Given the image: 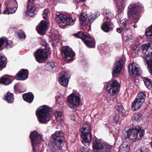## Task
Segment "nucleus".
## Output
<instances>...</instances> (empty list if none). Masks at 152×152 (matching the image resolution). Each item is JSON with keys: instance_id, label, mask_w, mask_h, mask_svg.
<instances>
[{"instance_id": "2f4dec72", "label": "nucleus", "mask_w": 152, "mask_h": 152, "mask_svg": "<svg viewBox=\"0 0 152 152\" xmlns=\"http://www.w3.org/2000/svg\"><path fill=\"white\" fill-rule=\"evenodd\" d=\"M143 80L146 86L149 89L152 88V81L151 80L147 77H143Z\"/></svg>"}, {"instance_id": "4be33fe9", "label": "nucleus", "mask_w": 152, "mask_h": 152, "mask_svg": "<svg viewBox=\"0 0 152 152\" xmlns=\"http://www.w3.org/2000/svg\"><path fill=\"white\" fill-rule=\"evenodd\" d=\"M130 150L129 143L127 142H125L120 146L118 152H129Z\"/></svg>"}, {"instance_id": "052dcab7", "label": "nucleus", "mask_w": 152, "mask_h": 152, "mask_svg": "<svg viewBox=\"0 0 152 152\" xmlns=\"http://www.w3.org/2000/svg\"><path fill=\"white\" fill-rule=\"evenodd\" d=\"M133 26L134 28H137V25L136 24H134V25H133Z\"/></svg>"}, {"instance_id": "20e7f679", "label": "nucleus", "mask_w": 152, "mask_h": 152, "mask_svg": "<svg viewBox=\"0 0 152 152\" xmlns=\"http://www.w3.org/2000/svg\"><path fill=\"white\" fill-rule=\"evenodd\" d=\"M50 110V108L46 105L40 107L37 109L36 114L40 123L45 124L50 121L51 116Z\"/></svg>"}, {"instance_id": "7c9ffc66", "label": "nucleus", "mask_w": 152, "mask_h": 152, "mask_svg": "<svg viewBox=\"0 0 152 152\" xmlns=\"http://www.w3.org/2000/svg\"><path fill=\"white\" fill-rule=\"evenodd\" d=\"M145 97L144 93L140 92L138 94L135 99L142 104L145 101Z\"/></svg>"}, {"instance_id": "864d4df0", "label": "nucleus", "mask_w": 152, "mask_h": 152, "mask_svg": "<svg viewBox=\"0 0 152 152\" xmlns=\"http://www.w3.org/2000/svg\"><path fill=\"white\" fill-rule=\"evenodd\" d=\"M71 119L73 121H75V114H71L70 116Z\"/></svg>"}, {"instance_id": "5fc2aeb1", "label": "nucleus", "mask_w": 152, "mask_h": 152, "mask_svg": "<svg viewBox=\"0 0 152 152\" xmlns=\"http://www.w3.org/2000/svg\"><path fill=\"white\" fill-rule=\"evenodd\" d=\"M110 97L111 96H109V97H107L106 98V100L108 102H109L110 101H111L112 99V98Z\"/></svg>"}, {"instance_id": "680f3d73", "label": "nucleus", "mask_w": 152, "mask_h": 152, "mask_svg": "<svg viewBox=\"0 0 152 152\" xmlns=\"http://www.w3.org/2000/svg\"><path fill=\"white\" fill-rule=\"evenodd\" d=\"M1 4L0 3V12H1Z\"/></svg>"}, {"instance_id": "423d86ee", "label": "nucleus", "mask_w": 152, "mask_h": 152, "mask_svg": "<svg viewBox=\"0 0 152 152\" xmlns=\"http://www.w3.org/2000/svg\"><path fill=\"white\" fill-rule=\"evenodd\" d=\"M131 51L132 54L136 55L139 51H142L145 55L146 62L148 64V69L151 73H152V58L150 60L148 58L152 56V48H132Z\"/></svg>"}, {"instance_id": "aec40b11", "label": "nucleus", "mask_w": 152, "mask_h": 152, "mask_svg": "<svg viewBox=\"0 0 152 152\" xmlns=\"http://www.w3.org/2000/svg\"><path fill=\"white\" fill-rule=\"evenodd\" d=\"M12 46L13 43L6 37H3L0 38V48H11Z\"/></svg>"}, {"instance_id": "09e8293b", "label": "nucleus", "mask_w": 152, "mask_h": 152, "mask_svg": "<svg viewBox=\"0 0 152 152\" xmlns=\"http://www.w3.org/2000/svg\"><path fill=\"white\" fill-rule=\"evenodd\" d=\"M40 44L43 47L45 48H49L48 44L45 41H42L40 42Z\"/></svg>"}, {"instance_id": "9d476101", "label": "nucleus", "mask_w": 152, "mask_h": 152, "mask_svg": "<svg viewBox=\"0 0 152 152\" xmlns=\"http://www.w3.org/2000/svg\"><path fill=\"white\" fill-rule=\"evenodd\" d=\"M50 54V48H44L38 49L34 53V55L37 62L42 63L47 59L48 55Z\"/></svg>"}, {"instance_id": "f3484780", "label": "nucleus", "mask_w": 152, "mask_h": 152, "mask_svg": "<svg viewBox=\"0 0 152 152\" xmlns=\"http://www.w3.org/2000/svg\"><path fill=\"white\" fill-rule=\"evenodd\" d=\"M128 69L130 75H139L140 74V68L138 66H136L134 63H131L129 65Z\"/></svg>"}, {"instance_id": "412c9836", "label": "nucleus", "mask_w": 152, "mask_h": 152, "mask_svg": "<svg viewBox=\"0 0 152 152\" xmlns=\"http://www.w3.org/2000/svg\"><path fill=\"white\" fill-rule=\"evenodd\" d=\"M68 73L65 72L62 75L59 77V83L61 85L65 87L66 86L68 83Z\"/></svg>"}, {"instance_id": "4468645a", "label": "nucleus", "mask_w": 152, "mask_h": 152, "mask_svg": "<svg viewBox=\"0 0 152 152\" xmlns=\"http://www.w3.org/2000/svg\"><path fill=\"white\" fill-rule=\"evenodd\" d=\"M61 52L63 58L67 60L69 62L75 59V53L71 48H61Z\"/></svg>"}, {"instance_id": "1a4fd4ad", "label": "nucleus", "mask_w": 152, "mask_h": 152, "mask_svg": "<svg viewBox=\"0 0 152 152\" xmlns=\"http://www.w3.org/2000/svg\"><path fill=\"white\" fill-rule=\"evenodd\" d=\"M108 93L111 95L117 94L120 90V84L116 80H114L104 83Z\"/></svg>"}, {"instance_id": "603ef678", "label": "nucleus", "mask_w": 152, "mask_h": 152, "mask_svg": "<svg viewBox=\"0 0 152 152\" xmlns=\"http://www.w3.org/2000/svg\"><path fill=\"white\" fill-rule=\"evenodd\" d=\"M116 30L117 32L120 33H121L122 30H123V28L121 27L117 28Z\"/></svg>"}, {"instance_id": "c85d7f7f", "label": "nucleus", "mask_w": 152, "mask_h": 152, "mask_svg": "<svg viewBox=\"0 0 152 152\" xmlns=\"http://www.w3.org/2000/svg\"><path fill=\"white\" fill-rule=\"evenodd\" d=\"M142 104L140 102L135 99L132 102V109L133 111H135L139 109Z\"/></svg>"}, {"instance_id": "0eeeda50", "label": "nucleus", "mask_w": 152, "mask_h": 152, "mask_svg": "<svg viewBox=\"0 0 152 152\" xmlns=\"http://www.w3.org/2000/svg\"><path fill=\"white\" fill-rule=\"evenodd\" d=\"M75 37L81 39L86 45L88 48H94L96 43L95 39L89 34L79 31L74 34Z\"/></svg>"}, {"instance_id": "c03bdc74", "label": "nucleus", "mask_w": 152, "mask_h": 152, "mask_svg": "<svg viewBox=\"0 0 152 152\" xmlns=\"http://www.w3.org/2000/svg\"><path fill=\"white\" fill-rule=\"evenodd\" d=\"M151 48H152V41H149V42H147L143 44L141 48H151Z\"/></svg>"}, {"instance_id": "4c0bfd02", "label": "nucleus", "mask_w": 152, "mask_h": 152, "mask_svg": "<svg viewBox=\"0 0 152 152\" xmlns=\"http://www.w3.org/2000/svg\"><path fill=\"white\" fill-rule=\"evenodd\" d=\"M115 108L119 112L122 113L123 114L125 113V110L121 103H118L115 106Z\"/></svg>"}, {"instance_id": "a211bd4d", "label": "nucleus", "mask_w": 152, "mask_h": 152, "mask_svg": "<svg viewBox=\"0 0 152 152\" xmlns=\"http://www.w3.org/2000/svg\"><path fill=\"white\" fill-rule=\"evenodd\" d=\"M28 71L27 69H22L16 75L15 78L18 80H24L28 78Z\"/></svg>"}, {"instance_id": "49530a36", "label": "nucleus", "mask_w": 152, "mask_h": 152, "mask_svg": "<svg viewBox=\"0 0 152 152\" xmlns=\"http://www.w3.org/2000/svg\"><path fill=\"white\" fill-rule=\"evenodd\" d=\"M18 36L20 39H25L26 38V36L25 34L23 33L18 32Z\"/></svg>"}, {"instance_id": "f8f14e48", "label": "nucleus", "mask_w": 152, "mask_h": 152, "mask_svg": "<svg viewBox=\"0 0 152 152\" xmlns=\"http://www.w3.org/2000/svg\"><path fill=\"white\" fill-rule=\"evenodd\" d=\"M93 145H95L101 152H112L113 151L112 145L107 143L102 144L100 140H94L93 141Z\"/></svg>"}, {"instance_id": "338daca9", "label": "nucleus", "mask_w": 152, "mask_h": 152, "mask_svg": "<svg viewBox=\"0 0 152 152\" xmlns=\"http://www.w3.org/2000/svg\"><path fill=\"white\" fill-rule=\"evenodd\" d=\"M3 48H0V50H1L3 49Z\"/></svg>"}, {"instance_id": "a19ab883", "label": "nucleus", "mask_w": 152, "mask_h": 152, "mask_svg": "<svg viewBox=\"0 0 152 152\" xmlns=\"http://www.w3.org/2000/svg\"><path fill=\"white\" fill-rule=\"evenodd\" d=\"M113 120L116 124L119 123L121 121V119L119 114H115L114 116Z\"/></svg>"}, {"instance_id": "8fccbe9b", "label": "nucleus", "mask_w": 152, "mask_h": 152, "mask_svg": "<svg viewBox=\"0 0 152 152\" xmlns=\"http://www.w3.org/2000/svg\"><path fill=\"white\" fill-rule=\"evenodd\" d=\"M99 50L100 51V53H107L106 52H105V51L106 50L107 48H99Z\"/></svg>"}, {"instance_id": "37998d69", "label": "nucleus", "mask_w": 152, "mask_h": 152, "mask_svg": "<svg viewBox=\"0 0 152 152\" xmlns=\"http://www.w3.org/2000/svg\"><path fill=\"white\" fill-rule=\"evenodd\" d=\"M135 152H150V151L148 148L145 147H143L140 149H138Z\"/></svg>"}, {"instance_id": "a878e982", "label": "nucleus", "mask_w": 152, "mask_h": 152, "mask_svg": "<svg viewBox=\"0 0 152 152\" xmlns=\"http://www.w3.org/2000/svg\"><path fill=\"white\" fill-rule=\"evenodd\" d=\"M51 39L52 42H52V46L53 47H57L56 45V44L55 43L59 42L60 41V39L59 38V35L57 31H56V34L54 33V34H53Z\"/></svg>"}, {"instance_id": "e2e57ef3", "label": "nucleus", "mask_w": 152, "mask_h": 152, "mask_svg": "<svg viewBox=\"0 0 152 152\" xmlns=\"http://www.w3.org/2000/svg\"><path fill=\"white\" fill-rule=\"evenodd\" d=\"M62 48H69L68 46H64Z\"/></svg>"}, {"instance_id": "79ce46f5", "label": "nucleus", "mask_w": 152, "mask_h": 152, "mask_svg": "<svg viewBox=\"0 0 152 152\" xmlns=\"http://www.w3.org/2000/svg\"><path fill=\"white\" fill-rule=\"evenodd\" d=\"M142 118V115L141 114H136L134 115V119L137 122L140 121Z\"/></svg>"}, {"instance_id": "ddd939ff", "label": "nucleus", "mask_w": 152, "mask_h": 152, "mask_svg": "<svg viewBox=\"0 0 152 152\" xmlns=\"http://www.w3.org/2000/svg\"><path fill=\"white\" fill-rule=\"evenodd\" d=\"M30 138L33 150L34 151L39 144L41 143L43 140L42 136L37 132L34 131L31 133Z\"/></svg>"}, {"instance_id": "58836bf2", "label": "nucleus", "mask_w": 152, "mask_h": 152, "mask_svg": "<svg viewBox=\"0 0 152 152\" xmlns=\"http://www.w3.org/2000/svg\"><path fill=\"white\" fill-rule=\"evenodd\" d=\"M87 19V15L86 14H85L84 13H83L80 14V17L79 20L80 21V23L81 24H83L85 21H86Z\"/></svg>"}, {"instance_id": "c9c22d12", "label": "nucleus", "mask_w": 152, "mask_h": 152, "mask_svg": "<svg viewBox=\"0 0 152 152\" xmlns=\"http://www.w3.org/2000/svg\"><path fill=\"white\" fill-rule=\"evenodd\" d=\"M12 80L6 77H1L0 78V83L4 85H8L12 83Z\"/></svg>"}, {"instance_id": "f704fd0d", "label": "nucleus", "mask_w": 152, "mask_h": 152, "mask_svg": "<svg viewBox=\"0 0 152 152\" xmlns=\"http://www.w3.org/2000/svg\"><path fill=\"white\" fill-rule=\"evenodd\" d=\"M54 114L58 122H61L63 119V113L60 111H56L55 112Z\"/></svg>"}, {"instance_id": "774afa93", "label": "nucleus", "mask_w": 152, "mask_h": 152, "mask_svg": "<svg viewBox=\"0 0 152 152\" xmlns=\"http://www.w3.org/2000/svg\"><path fill=\"white\" fill-rule=\"evenodd\" d=\"M117 4H118V2L117 1Z\"/></svg>"}, {"instance_id": "ea45409f", "label": "nucleus", "mask_w": 152, "mask_h": 152, "mask_svg": "<svg viewBox=\"0 0 152 152\" xmlns=\"http://www.w3.org/2000/svg\"><path fill=\"white\" fill-rule=\"evenodd\" d=\"M50 12L48 9L45 10L42 14V16L44 19L47 20L49 18Z\"/></svg>"}, {"instance_id": "de8ad7c7", "label": "nucleus", "mask_w": 152, "mask_h": 152, "mask_svg": "<svg viewBox=\"0 0 152 152\" xmlns=\"http://www.w3.org/2000/svg\"><path fill=\"white\" fill-rule=\"evenodd\" d=\"M95 17L92 16V15L88 18V23H91L94 20Z\"/></svg>"}, {"instance_id": "6e6552de", "label": "nucleus", "mask_w": 152, "mask_h": 152, "mask_svg": "<svg viewBox=\"0 0 152 152\" xmlns=\"http://www.w3.org/2000/svg\"><path fill=\"white\" fill-rule=\"evenodd\" d=\"M80 95L77 91H73L66 98L67 105L71 108H77L80 105Z\"/></svg>"}, {"instance_id": "6e6d98bb", "label": "nucleus", "mask_w": 152, "mask_h": 152, "mask_svg": "<svg viewBox=\"0 0 152 152\" xmlns=\"http://www.w3.org/2000/svg\"><path fill=\"white\" fill-rule=\"evenodd\" d=\"M34 0H28V3H30L31 4H34Z\"/></svg>"}, {"instance_id": "69168bd1", "label": "nucleus", "mask_w": 152, "mask_h": 152, "mask_svg": "<svg viewBox=\"0 0 152 152\" xmlns=\"http://www.w3.org/2000/svg\"><path fill=\"white\" fill-rule=\"evenodd\" d=\"M17 86V84H16L15 85V86H14V88H15V87H16V86Z\"/></svg>"}, {"instance_id": "6ab92c4d", "label": "nucleus", "mask_w": 152, "mask_h": 152, "mask_svg": "<svg viewBox=\"0 0 152 152\" xmlns=\"http://www.w3.org/2000/svg\"><path fill=\"white\" fill-rule=\"evenodd\" d=\"M48 28L47 23L45 21L42 20L39 24L37 28V31L39 34L44 35L45 34V31Z\"/></svg>"}, {"instance_id": "dca6fc26", "label": "nucleus", "mask_w": 152, "mask_h": 152, "mask_svg": "<svg viewBox=\"0 0 152 152\" xmlns=\"http://www.w3.org/2000/svg\"><path fill=\"white\" fill-rule=\"evenodd\" d=\"M37 8L34 4L27 3L26 10L25 12V16L27 18H30L33 16L35 14V10Z\"/></svg>"}, {"instance_id": "0e129e2a", "label": "nucleus", "mask_w": 152, "mask_h": 152, "mask_svg": "<svg viewBox=\"0 0 152 152\" xmlns=\"http://www.w3.org/2000/svg\"><path fill=\"white\" fill-rule=\"evenodd\" d=\"M151 147L152 148V141H151Z\"/></svg>"}, {"instance_id": "bf43d9fd", "label": "nucleus", "mask_w": 152, "mask_h": 152, "mask_svg": "<svg viewBox=\"0 0 152 152\" xmlns=\"http://www.w3.org/2000/svg\"><path fill=\"white\" fill-rule=\"evenodd\" d=\"M85 0H75V1H77V2H79L82 1H84Z\"/></svg>"}, {"instance_id": "cd10ccee", "label": "nucleus", "mask_w": 152, "mask_h": 152, "mask_svg": "<svg viewBox=\"0 0 152 152\" xmlns=\"http://www.w3.org/2000/svg\"><path fill=\"white\" fill-rule=\"evenodd\" d=\"M56 64L54 61H51L48 62L46 65V70L51 72L56 66Z\"/></svg>"}, {"instance_id": "5701e85b", "label": "nucleus", "mask_w": 152, "mask_h": 152, "mask_svg": "<svg viewBox=\"0 0 152 152\" xmlns=\"http://www.w3.org/2000/svg\"><path fill=\"white\" fill-rule=\"evenodd\" d=\"M23 97L25 101L30 103L33 100L34 95L31 92H29L23 94Z\"/></svg>"}, {"instance_id": "7ed1b4c3", "label": "nucleus", "mask_w": 152, "mask_h": 152, "mask_svg": "<svg viewBox=\"0 0 152 152\" xmlns=\"http://www.w3.org/2000/svg\"><path fill=\"white\" fill-rule=\"evenodd\" d=\"M126 138L131 142H136L144 136L145 130L140 126L130 128L126 132Z\"/></svg>"}, {"instance_id": "f257e3e1", "label": "nucleus", "mask_w": 152, "mask_h": 152, "mask_svg": "<svg viewBox=\"0 0 152 152\" xmlns=\"http://www.w3.org/2000/svg\"><path fill=\"white\" fill-rule=\"evenodd\" d=\"M144 11L143 6L139 3L130 4L128 7V16L130 22L125 18L121 21V26L124 31L129 30L131 27V23H135L139 20V15Z\"/></svg>"}, {"instance_id": "473e14b6", "label": "nucleus", "mask_w": 152, "mask_h": 152, "mask_svg": "<svg viewBox=\"0 0 152 152\" xmlns=\"http://www.w3.org/2000/svg\"><path fill=\"white\" fill-rule=\"evenodd\" d=\"M64 98L63 96H58L56 99V105L58 107H62L64 104Z\"/></svg>"}, {"instance_id": "393cba45", "label": "nucleus", "mask_w": 152, "mask_h": 152, "mask_svg": "<svg viewBox=\"0 0 152 152\" xmlns=\"http://www.w3.org/2000/svg\"><path fill=\"white\" fill-rule=\"evenodd\" d=\"M110 22L104 21V22L101 26L102 29L105 32H108L112 30L113 28L109 26Z\"/></svg>"}, {"instance_id": "2eb2a0df", "label": "nucleus", "mask_w": 152, "mask_h": 152, "mask_svg": "<svg viewBox=\"0 0 152 152\" xmlns=\"http://www.w3.org/2000/svg\"><path fill=\"white\" fill-rule=\"evenodd\" d=\"M125 59V57H123L116 63L113 73V76H116L119 75L123 66Z\"/></svg>"}, {"instance_id": "72a5a7b5", "label": "nucleus", "mask_w": 152, "mask_h": 152, "mask_svg": "<svg viewBox=\"0 0 152 152\" xmlns=\"http://www.w3.org/2000/svg\"><path fill=\"white\" fill-rule=\"evenodd\" d=\"M145 35L148 38L152 39V24L146 29Z\"/></svg>"}, {"instance_id": "13d9d810", "label": "nucleus", "mask_w": 152, "mask_h": 152, "mask_svg": "<svg viewBox=\"0 0 152 152\" xmlns=\"http://www.w3.org/2000/svg\"><path fill=\"white\" fill-rule=\"evenodd\" d=\"M132 39H127L126 40V42H128V43H129V42L128 41H129V42H130V41H131L132 42Z\"/></svg>"}, {"instance_id": "e433bc0d", "label": "nucleus", "mask_w": 152, "mask_h": 152, "mask_svg": "<svg viewBox=\"0 0 152 152\" xmlns=\"http://www.w3.org/2000/svg\"><path fill=\"white\" fill-rule=\"evenodd\" d=\"M113 16V14L109 12H106L105 15H104L105 17V18L104 19V20L105 21V19H106V21L109 22H111L110 19L112 18Z\"/></svg>"}, {"instance_id": "3c124183", "label": "nucleus", "mask_w": 152, "mask_h": 152, "mask_svg": "<svg viewBox=\"0 0 152 152\" xmlns=\"http://www.w3.org/2000/svg\"><path fill=\"white\" fill-rule=\"evenodd\" d=\"M93 148L94 152H101L95 145H93Z\"/></svg>"}, {"instance_id": "f03ea898", "label": "nucleus", "mask_w": 152, "mask_h": 152, "mask_svg": "<svg viewBox=\"0 0 152 152\" xmlns=\"http://www.w3.org/2000/svg\"><path fill=\"white\" fill-rule=\"evenodd\" d=\"M64 134L61 131H56L51 136V144L47 150L48 152H55L56 150H61L64 139Z\"/></svg>"}, {"instance_id": "b1692460", "label": "nucleus", "mask_w": 152, "mask_h": 152, "mask_svg": "<svg viewBox=\"0 0 152 152\" xmlns=\"http://www.w3.org/2000/svg\"><path fill=\"white\" fill-rule=\"evenodd\" d=\"M15 4H17V2L16 0H15L14 2ZM17 6L15 7V9L13 7H10L8 5L6 6V9L4 10L3 12V14H12L14 13L17 9Z\"/></svg>"}, {"instance_id": "a18cd8bd", "label": "nucleus", "mask_w": 152, "mask_h": 152, "mask_svg": "<svg viewBox=\"0 0 152 152\" xmlns=\"http://www.w3.org/2000/svg\"><path fill=\"white\" fill-rule=\"evenodd\" d=\"M91 150L88 148H81L77 152H91Z\"/></svg>"}, {"instance_id": "c756f323", "label": "nucleus", "mask_w": 152, "mask_h": 152, "mask_svg": "<svg viewBox=\"0 0 152 152\" xmlns=\"http://www.w3.org/2000/svg\"><path fill=\"white\" fill-rule=\"evenodd\" d=\"M7 58L3 54L0 55V70L5 67Z\"/></svg>"}, {"instance_id": "4d7b16f0", "label": "nucleus", "mask_w": 152, "mask_h": 152, "mask_svg": "<svg viewBox=\"0 0 152 152\" xmlns=\"http://www.w3.org/2000/svg\"><path fill=\"white\" fill-rule=\"evenodd\" d=\"M115 47H117V48L120 47H121V45L120 44L118 43H116L115 44V46H114Z\"/></svg>"}, {"instance_id": "bb28decb", "label": "nucleus", "mask_w": 152, "mask_h": 152, "mask_svg": "<svg viewBox=\"0 0 152 152\" xmlns=\"http://www.w3.org/2000/svg\"><path fill=\"white\" fill-rule=\"evenodd\" d=\"M5 100L8 103H12L13 102L14 98L13 94L9 92H7L4 96Z\"/></svg>"}, {"instance_id": "9b49d317", "label": "nucleus", "mask_w": 152, "mask_h": 152, "mask_svg": "<svg viewBox=\"0 0 152 152\" xmlns=\"http://www.w3.org/2000/svg\"><path fill=\"white\" fill-rule=\"evenodd\" d=\"M56 20L59 23L60 26L66 27L74 22L75 20L73 19L69 15L59 14L58 16L56 18Z\"/></svg>"}, {"instance_id": "39448f33", "label": "nucleus", "mask_w": 152, "mask_h": 152, "mask_svg": "<svg viewBox=\"0 0 152 152\" xmlns=\"http://www.w3.org/2000/svg\"><path fill=\"white\" fill-rule=\"evenodd\" d=\"M90 124L86 122L82 125L80 129L81 138L83 144L86 146L90 142L92 135L91 133Z\"/></svg>"}]
</instances>
